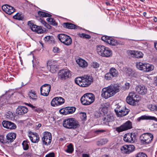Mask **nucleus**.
I'll return each instance as SVG.
<instances>
[{
  "label": "nucleus",
  "mask_w": 157,
  "mask_h": 157,
  "mask_svg": "<svg viewBox=\"0 0 157 157\" xmlns=\"http://www.w3.org/2000/svg\"><path fill=\"white\" fill-rule=\"evenodd\" d=\"M38 14L39 16L41 17H51L52 15L48 13L42 11H39L38 12Z\"/></svg>",
  "instance_id": "34"
},
{
  "label": "nucleus",
  "mask_w": 157,
  "mask_h": 157,
  "mask_svg": "<svg viewBox=\"0 0 157 157\" xmlns=\"http://www.w3.org/2000/svg\"><path fill=\"white\" fill-rule=\"evenodd\" d=\"M113 78V77L109 72L106 73L105 75V79L107 80H111Z\"/></svg>",
  "instance_id": "48"
},
{
  "label": "nucleus",
  "mask_w": 157,
  "mask_h": 157,
  "mask_svg": "<svg viewBox=\"0 0 157 157\" xmlns=\"http://www.w3.org/2000/svg\"><path fill=\"white\" fill-rule=\"evenodd\" d=\"M96 51L98 54L104 57H109L112 56V51L108 48L102 45H98L96 46Z\"/></svg>",
  "instance_id": "3"
},
{
  "label": "nucleus",
  "mask_w": 157,
  "mask_h": 157,
  "mask_svg": "<svg viewBox=\"0 0 157 157\" xmlns=\"http://www.w3.org/2000/svg\"><path fill=\"white\" fill-rule=\"evenodd\" d=\"M117 43V41L111 37H110L109 40L108 41V44L112 45H115Z\"/></svg>",
  "instance_id": "39"
},
{
  "label": "nucleus",
  "mask_w": 157,
  "mask_h": 157,
  "mask_svg": "<svg viewBox=\"0 0 157 157\" xmlns=\"http://www.w3.org/2000/svg\"><path fill=\"white\" fill-rule=\"evenodd\" d=\"M59 48L55 47L53 49V51L54 53H58L59 52Z\"/></svg>",
  "instance_id": "60"
},
{
  "label": "nucleus",
  "mask_w": 157,
  "mask_h": 157,
  "mask_svg": "<svg viewBox=\"0 0 157 157\" xmlns=\"http://www.w3.org/2000/svg\"><path fill=\"white\" fill-rule=\"evenodd\" d=\"M2 124L4 128L10 129H14L17 128L15 124L7 121H4L2 122Z\"/></svg>",
  "instance_id": "17"
},
{
  "label": "nucleus",
  "mask_w": 157,
  "mask_h": 157,
  "mask_svg": "<svg viewBox=\"0 0 157 157\" xmlns=\"http://www.w3.org/2000/svg\"><path fill=\"white\" fill-rule=\"evenodd\" d=\"M136 91L141 95H144L147 93V87L144 85L136 86L135 88Z\"/></svg>",
  "instance_id": "18"
},
{
  "label": "nucleus",
  "mask_w": 157,
  "mask_h": 157,
  "mask_svg": "<svg viewBox=\"0 0 157 157\" xmlns=\"http://www.w3.org/2000/svg\"><path fill=\"white\" fill-rule=\"evenodd\" d=\"M13 94V93H10V92H7L6 94H5V96H8V98H10V96Z\"/></svg>",
  "instance_id": "61"
},
{
  "label": "nucleus",
  "mask_w": 157,
  "mask_h": 157,
  "mask_svg": "<svg viewBox=\"0 0 157 157\" xmlns=\"http://www.w3.org/2000/svg\"><path fill=\"white\" fill-rule=\"evenodd\" d=\"M153 139V135L150 133H146L142 134L140 137L141 143L143 144L150 143Z\"/></svg>",
  "instance_id": "9"
},
{
  "label": "nucleus",
  "mask_w": 157,
  "mask_h": 157,
  "mask_svg": "<svg viewBox=\"0 0 157 157\" xmlns=\"http://www.w3.org/2000/svg\"><path fill=\"white\" fill-rule=\"evenodd\" d=\"M74 151L72 145L70 144L67 146V149L66 151L68 153H72Z\"/></svg>",
  "instance_id": "44"
},
{
  "label": "nucleus",
  "mask_w": 157,
  "mask_h": 157,
  "mask_svg": "<svg viewBox=\"0 0 157 157\" xmlns=\"http://www.w3.org/2000/svg\"><path fill=\"white\" fill-rule=\"evenodd\" d=\"M95 100L94 95L92 93L85 94L81 98V103L84 105H88L93 103Z\"/></svg>",
  "instance_id": "6"
},
{
  "label": "nucleus",
  "mask_w": 157,
  "mask_h": 157,
  "mask_svg": "<svg viewBox=\"0 0 157 157\" xmlns=\"http://www.w3.org/2000/svg\"><path fill=\"white\" fill-rule=\"evenodd\" d=\"M77 63L79 66L82 68L86 67L88 66V63L85 60L81 58H79L76 60Z\"/></svg>",
  "instance_id": "23"
},
{
  "label": "nucleus",
  "mask_w": 157,
  "mask_h": 157,
  "mask_svg": "<svg viewBox=\"0 0 157 157\" xmlns=\"http://www.w3.org/2000/svg\"><path fill=\"white\" fill-rule=\"evenodd\" d=\"M58 79L64 81L70 78L71 75V72L68 69L64 68L59 70L58 73Z\"/></svg>",
  "instance_id": "8"
},
{
  "label": "nucleus",
  "mask_w": 157,
  "mask_h": 157,
  "mask_svg": "<svg viewBox=\"0 0 157 157\" xmlns=\"http://www.w3.org/2000/svg\"><path fill=\"white\" fill-rule=\"evenodd\" d=\"M91 76L87 75L82 77H78L75 79V82L79 86L86 87L89 86L93 81Z\"/></svg>",
  "instance_id": "2"
},
{
  "label": "nucleus",
  "mask_w": 157,
  "mask_h": 157,
  "mask_svg": "<svg viewBox=\"0 0 157 157\" xmlns=\"http://www.w3.org/2000/svg\"><path fill=\"white\" fill-rule=\"evenodd\" d=\"M110 38V37L107 36H103L101 37V40L108 43V41L109 40Z\"/></svg>",
  "instance_id": "54"
},
{
  "label": "nucleus",
  "mask_w": 157,
  "mask_h": 157,
  "mask_svg": "<svg viewBox=\"0 0 157 157\" xmlns=\"http://www.w3.org/2000/svg\"><path fill=\"white\" fill-rule=\"evenodd\" d=\"M43 144L45 145H49L52 141V134L48 132H45L43 133V136L42 139Z\"/></svg>",
  "instance_id": "11"
},
{
  "label": "nucleus",
  "mask_w": 157,
  "mask_h": 157,
  "mask_svg": "<svg viewBox=\"0 0 157 157\" xmlns=\"http://www.w3.org/2000/svg\"><path fill=\"white\" fill-rule=\"evenodd\" d=\"M41 23L44 25V26L48 29H50V26L48 24L46 21L43 20H41Z\"/></svg>",
  "instance_id": "56"
},
{
  "label": "nucleus",
  "mask_w": 157,
  "mask_h": 157,
  "mask_svg": "<svg viewBox=\"0 0 157 157\" xmlns=\"http://www.w3.org/2000/svg\"><path fill=\"white\" fill-rule=\"evenodd\" d=\"M91 66L94 68H97L99 67V65L97 62H93L91 63Z\"/></svg>",
  "instance_id": "55"
},
{
  "label": "nucleus",
  "mask_w": 157,
  "mask_h": 157,
  "mask_svg": "<svg viewBox=\"0 0 157 157\" xmlns=\"http://www.w3.org/2000/svg\"><path fill=\"white\" fill-rule=\"evenodd\" d=\"M153 120L155 121H157V118L154 116H150L144 115L140 117H139L137 119V120L140 122L141 120Z\"/></svg>",
  "instance_id": "26"
},
{
  "label": "nucleus",
  "mask_w": 157,
  "mask_h": 157,
  "mask_svg": "<svg viewBox=\"0 0 157 157\" xmlns=\"http://www.w3.org/2000/svg\"><path fill=\"white\" fill-rule=\"evenodd\" d=\"M148 108L152 111H157V108L156 106L155 105H149L148 106Z\"/></svg>",
  "instance_id": "45"
},
{
  "label": "nucleus",
  "mask_w": 157,
  "mask_h": 157,
  "mask_svg": "<svg viewBox=\"0 0 157 157\" xmlns=\"http://www.w3.org/2000/svg\"><path fill=\"white\" fill-rule=\"evenodd\" d=\"M2 10L8 14H11L15 11V9L12 6L8 5H4L2 6Z\"/></svg>",
  "instance_id": "19"
},
{
  "label": "nucleus",
  "mask_w": 157,
  "mask_h": 157,
  "mask_svg": "<svg viewBox=\"0 0 157 157\" xmlns=\"http://www.w3.org/2000/svg\"><path fill=\"white\" fill-rule=\"evenodd\" d=\"M47 20L50 23L53 25H57V23L54 20V19L51 17H49L47 18Z\"/></svg>",
  "instance_id": "40"
},
{
  "label": "nucleus",
  "mask_w": 157,
  "mask_h": 157,
  "mask_svg": "<svg viewBox=\"0 0 157 157\" xmlns=\"http://www.w3.org/2000/svg\"><path fill=\"white\" fill-rule=\"evenodd\" d=\"M128 70V71L127 72V74L129 76H130L132 74V70L131 69H129Z\"/></svg>",
  "instance_id": "63"
},
{
  "label": "nucleus",
  "mask_w": 157,
  "mask_h": 157,
  "mask_svg": "<svg viewBox=\"0 0 157 157\" xmlns=\"http://www.w3.org/2000/svg\"><path fill=\"white\" fill-rule=\"evenodd\" d=\"M16 137V134L14 132L8 133L6 136V139L7 144L12 142L15 139Z\"/></svg>",
  "instance_id": "22"
},
{
  "label": "nucleus",
  "mask_w": 157,
  "mask_h": 157,
  "mask_svg": "<svg viewBox=\"0 0 157 157\" xmlns=\"http://www.w3.org/2000/svg\"><path fill=\"white\" fill-rule=\"evenodd\" d=\"M59 112L60 113L62 114H63L64 115H66L67 114V109L66 107L61 109L59 110Z\"/></svg>",
  "instance_id": "51"
},
{
  "label": "nucleus",
  "mask_w": 157,
  "mask_h": 157,
  "mask_svg": "<svg viewBox=\"0 0 157 157\" xmlns=\"http://www.w3.org/2000/svg\"><path fill=\"white\" fill-rule=\"evenodd\" d=\"M132 128V122L129 121H128L120 127L116 128L115 130L117 132H120L130 129Z\"/></svg>",
  "instance_id": "12"
},
{
  "label": "nucleus",
  "mask_w": 157,
  "mask_h": 157,
  "mask_svg": "<svg viewBox=\"0 0 157 157\" xmlns=\"http://www.w3.org/2000/svg\"><path fill=\"white\" fill-rule=\"evenodd\" d=\"M66 108L67 114L73 113L76 110V108L74 107H67Z\"/></svg>",
  "instance_id": "37"
},
{
  "label": "nucleus",
  "mask_w": 157,
  "mask_h": 157,
  "mask_svg": "<svg viewBox=\"0 0 157 157\" xmlns=\"http://www.w3.org/2000/svg\"><path fill=\"white\" fill-rule=\"evenodd\" d=\"M143 54L140 51H136L135 57L137 58H141L143 57Z\"/></svg>",
  "instance_id": "41"
},
{
  "label": "nucleus",
  "mask_w": 157,
  "mask_h": 157,
  "mask_svg": "<svg viewBox=\"0 0 157 157\" xmlns=\"http://www.w3.org/2000/svg\"><path fill=\"white\" fill-rule=\"evenodd\" d=\"M140 100L139 96L133 92L130 93L126 99V102L130 105H133L138 104Z\"/></svg>",
  "instance_id": "7"
},
{
  "label": "nucleus",
  "mask_w": 157,
  "mask_h": 157,
  "mask_svg": "<svg viewBox=\"0 0 157 157\" xmlns=\"http://www.w3.org/2000/svg\"><path fill=\"white\" fill-rule=\"evenodd\" d=\"M136 51L129 50L128 52V53L132 56V57H135V53Z\"/></svg>",
  "instance_id": "58"
},
{
  "label": "nucleus",
  "mask_w": 157,
  "mask_h": 157,
  "mask_svg": "<svg viewBox=\"0 0 157 157\" xmlns=\"http://www.w3.org/2000/svg\"><path fill=\"white\" fill-rule=\"evenodd\" d=\"M51 89V85L48 84L43 85L40 88V94L43 96H48Z\"/></svg>",
  "instance_id": "13"
},
{
  "label": "nucleus",
  "mask_w": 157,
  "mask_h": 157,
  "mask_svg": "<svg viewBox=\"0 0 157 157\" xmlns=\"http://www.w3.org/2000/svg\"><path fill=\"white\" fill-rule=\"evenodd\" d=\"M33 109L35 112H37V113H40L42 112V110L40 108H38L36 106L34 107Z\"/></svg>",
  "instance_id": "57"
},
{
  "label": "nucleus",
  "mask_w": 157,
  "mask_h": 157,
  "mask_svg": "<svg viewBox=\"0 0 157 157\" xmlns=\"http://www.w3.org/2000/svg\"><path fill=\"white\" fill-rule=\"evenodd\" d=\"M29 98L33 101H36L37 100V96L35 92L31 91L28 93Z\"/></svg>",
  "instance_id": "29"
},
{
  "label": "nucleus",
  "mask_w": 157,
  "mask_h": 157,
  "mask_svg": "<svg viewBox=\"0 0 157 157\" xmlns=\"http://www.w3.org/2000/svg\"><path fill=\"white\" fill-rule=\"evenodd\" d=\"M0 141L3 144H7L6 139H5L4 136L3 135H0Z\"/></svg>",
  "instance_id": "52"
},
{
  "label": "nucleus",
  "mask_w": 157,
  "mask_h": 157,
  "mask_svg": "<svg viewBox=\"0 0 157 157\" xmlns=\"http://www.w3.org/2000/svg\"><path fill=\"white\" fill-rule=\"evenodd\" d=\"M46 42H48V43H52L54 42V38L52 36H45L44 39Z\"/></svg>",
  "instance_id": "38"
},
{
  "label": "nucleus",
  "mask_w": 157,
  "mask_h": 157,
  "mask_svg": "<svg viewBox=\"0 0 157 157\" xmlns=\"http://www.w3.org/2000/svg\"><path fill=\"white\" fill-rule=\"evenodd\" d=\"M29 142L27 140H24L22 143L23 148L24 150H27L29 148Z\"/></svg>",
  "instance_id": "36"
},
{
  "label": "nucleus",
  "mask_w": 157,
  "mask_h": 157,
  "mask_svg": "<svg viewBox=\"0 0 157 157\" xmlns=\"http://www.w3.org/2000/svg\"><path fill=\"white\" fill-rule=\"evenodd\" d=\"M45 157H55V154L54 152L50 153L47 155Z\"/></svg>",
  "instance_id": "59"
},
{
  "label": "nucleus",
  "mask_w": 157,
  "mask_h": 157,
  "mask_svg": "<svg viewBox=\"0 0 157 157\" xmlns=\"http://www.w3.org/2000/svg\"><path fill=\"white\" fill-rule=\"evenodd\" d=\"M120 88V86L118 83L112 84L102 89L101 95L102 97L107 99L119 92Z\"/></svg>",
  "instance_id": "1"
},
{
  "label": "nucleus",
  "mask_w": 157,
  "mask_h": 157,
  "mask_svg": "<svg viewBox=\"0 0 157 157\" xmlns=\"http://www.w3.org/2000/svg\"><path fill=\"white\" fill-rule=\"evenodd\" d=\"M63 125L65 128L70 129H76L79 127L78 121L74 118H69L63 120Z\"/></svg>",
  "instance_id": "4"
},
{
  "label": "nucleus",
  "mask_w": 157,
  "mask_h": 157,
  "mask_svg": "<svg viewBox=\"0 0 157 157\" xmlns=\"http://www.w3.org/2000/svg\"><path fill=\"white\" fill-rule=\"evenodd\" d=\"M103 122V124L108 125L109 122H112L113 121L114 118L111 114H107L102 119Z\"/></svg>",
  "instance_id": "24"
},
{
  "label": "nucleus",
  "mask_w": 157,
  "mask_h": 157,
  "mask_svg": "<svg viewBox=\"0 0 157 157\" xmlns=\"http://www.w3.org/2000/svg\"><path fill=\"white\" fill-rule=\"evenodd\" d=\"M136 66L138 69L144 72H149L153 71L154 68L153 65L147 63L137 62Z\"/></svg>",
  "instance_id": "5"
},
{
  "label": "nucleus",
  "mask_w": 157,
  "mask_h": 157,
  "mask_svg": "<svg viewBox=\"0 0 157 157\" xmlns=\"http://www.w3.org/2000/svg\"><path fill=\"white\" fill-rule=\"evenodd\" d=\"M72 42V39L71 37L69 36H68L63 43L67 46H69L71 44Z\"/></svg>",
  "instance_id": "32"
},
{
  "label": "nucleus",
  "mask_w": 157,
  "mask_h": 157,
  "mask_svg": "<svg viewBox=\"0 0 157 157\" xmlns=\"http://www.w3.org/2000/svg\"><path fill=\"white\" fill-rule=\"evenodd\" d=\"M29 136L32 143H37L40 140L39 136L36 133L31 132L29 134Z\"/></svg>",
  "instance_id": "20"
},
{
  "label": "nucleus",
  "mask_w": 157,
  "mask_h": 157,
  "mask_svg": "<svg viewBox=\"0 0 157 157\" xmlns=\"http://www.w3.org/2000/svg\"><path fill=\"white\" fill-rule=\"evenodd\" d=\"M57 67V63L56 61L51 60L49 61L47 63L48 68L52 73H55L56 72Z\"/></svg>",
  "instance_id": "15"
},
{
  "label": "nucleus",
  "mask_w": 157,
  "mask_h": 157,
  "mask_svg": "<svg viewBox=\"0 0 157 157\" xmlns=\"http://www.w3.org/2000/svg\"><path fill=\"white\" fill-rule=\"evenodd\" d=\"M79 36L81 37L86 38V39H90L91 38V36L89 35L86 34L85 33H82L81 34L79 33L78 34Z\"/></svg>",
  "instance_id": "46"
},
{
  "label": "nucleus",
  "mask_w": 157,
  "mask_h": 157,
  "mask_svg": "<svg viewBox=\"0 0 157 157\" xmlns=\"http://www.w3.org/2000/svg\"><path fill=\"white\" fill-rule=\"evenodd\" d=\"M128 151L129 152V154L131 153V152L133 151L135 149V147L133 145H128Z\"/></svg>",
  "instance_id": "50"
},
{
  "label": "nucleus",
  "mask_w": 157,
  "mask_h": 157,
  "mask_svg": "<svg viewBox=\"0 0 157 157\" xmlns=\"http://www.w3.org/2000/svg\"><path fill=\"white\" fill-rule=\"evenodd\" d=\"M28 25L33 31L37 33L41 34L44 32V30L41 26L34 25L31 21L28 22Z\"/></svg>",
  "instance_id": "14"
},
{
  "label": "nucleus",
  "mask_w": 157,
  "mask_h": 157,
  "mask_svg": "<svg viewBox=\"0 0 157 157\" xmlns=\"http://www.w3.org/2000/svg\"><path fill=\"white\" fill-rule=\"evenodd\" d=\"M6 117L9 119L12 120L14 118V115L11 112H9L6 115Z\"/></svg>",
  "instance_id": "43"
},
{
  "label": "nucleus",
  "mask_w": 157,
  "mask_h": 157,
  "mask_svg": "<svg viewBox=\"0 0 157 157\" xmlns=\"http://www.w3.org/2000/svg\"><path fill=\"white\" fill-rule=\"evenodd\" d=\"M130 86V84L129 82H126L124 85V86H123L122 87V89L124 90H128Z\"/></svg>",
  "instance_id": "49"
},
{
  "label": "nucleus",
  "mask_w": 157,
  "mask_h": 157,
  "mask_svg": "<svg viewBox=\"0 0 157 157\" xmlns=\"http://www.w3.org/2000/svg\"><path fill=\"white\" fill-rule=\"evenodd\" d=\"M82 157H89V155L87 154H82Z\"/></svg>",
  "instance_id": "64"
},
{
  "label": "nucleus",
  "mask_w": 157,
  "mask_h": 157,
  "mask_svg": "<svg viewBox=\"0 0 157 157\" xmlns=\"http://www.w3.org/2000/svg\"><path fill=\"white\" fill-rule=\"evenodd\" d=\"M13 18L16 19L21 20H22L23 17L21 16V14L19 13H17L15 15L13 16Z\"/></svg>",
  "instance_id": "47"
},
{
  "label": "nucleus",
  "mask_w": 157,
  "mask_h": 157,
  "mask_svg": "<svg viewBox=\"0 0 157 157\" xmlns=\"http://www.w3.org/2000/svg\"><path fill=\"white\" fill-rule=\"evenodd\" d=\"M128 148V145L122 146L121 148L122 153L123 154H129Z\"/></svg>",
  "instance_id": "35"
},
{
  "label": "nucleus",
  "mask_w": 157,
  "mask_h": 157,
  "mask_svg": "<svg viewBox=\"0 0 157 157\" xmlns=\"http://www.w3.org/2000/svg\"><path fill=\"white\" fill-rule=\"evenodd\" d=\"M105 132V130H98L95 131V132L97 133H101Z\"/></svg>",
  "instance_id": "62"
},
{
  "label": "nucleus",
  "mask_w": 157,
  "mask_h": 157,
  "mask_svg": "<svg viewBox=\"0 0 157 157\" xmlns=\"http://www.w3.org/2000/svg\"><path fill=\"white\" fill-rule=\"evenodd\" d=\"M109 72L113 77H117L118 75V71L114 68H111L109 70Z\"/></svg>",
  "instance_id": "30"
},
{
  "label": "nucleus",
  "mask_w": 157,
  "mask_h": 157,
  "mask_svg": "<svg viewBox=\"0 0 157 157\" xmlns=\"http://www.w3.org/2000/svg\"><path fill=\"white\" fill-rule=\"evenodd\" d=\"M136 133H128L124 135L123 139L126 142L133 143L136 140Z\"/></svg>",
  "instance_id": "10"
},
{
  "label": "nucleus",
  "mask_w": 157,
  "mask_h": 157,
  "mask_svg": "<svg viewBox=\"0 0 157 157\" xmlns=\"http://www.w3.org/2000/svg\"><path fill=\"white\" fill-rule=\"evenodd\" d=\"M108 109L107 107H103L101 109V112L100 113L97 112L95 114V116H97V117H100L102 115L105 116L107 114Z\"/></svg>",
  "instance_id": "28"
},
{
  "label": "nucleus",
  "mask_w": 157,
  "mask_h": 157,
  "mask_svg": "<svg viewBox=\"0 0 157 157\" xmlns=\"http://www.w3.org/2000/svg\"><path fill=\"white\" fill-rule=\"evenodd\" d=\"M108 141L106 138L100 139L98 141L97 144L98 146H102L106 144Z\"/></svg>",
  "instance_id": "33"
},
{
  "label": "nucleus",
  "mask_w": 157,
  "mask_h": 157,
  "mask_svg": "<svg viewBox=\"0 0 157 157\" xmlns=\"http://www.w3.org/2000/svg\"><path fill=\"white\" fill-rule=\"evenodd\" d=\"M62 25L64 28L69 29H75L77 27L76 25L68 22L63 23Z\"/></svg>",
  "instance_id": "25"
},
{
  "label": "nucleus",
  "mask_w": 157,
  "mask_h": 157,
  "mask_svg": "<svg viewBox=\"0 0 157 157\" xmlns=\"http://www.w3.org/2000/svg\"><path fill=\"white\" fill-rule=\"evenodd\" d=\"M129 112V109L124 107L123 109H121L120 111L118 114V117H122L128 114Z\"/></svg>",
  "instance_id": "27"
},
{
  "label": "nucleus",
  "mask_w": 157,
  "mask_h": 157,
  "mask_svg": "<svg viewBox=\"0 0 157 157\" xmlns=\"http://www.w3.org/2000/svg\"><path fill=\"white\" fill-rule=\"evenodd\" d=\"M67 36L68 35L64 34H60L57 35V37L59 40L63 43Z\"/></svg>",
  "instance_id": "31"
},
{
  "label": "nucleus",
  "mask_w": 157,
  "mask_h": 157,
  "mask_svg": "<svg viewBox=\"0 0 157 157\" xmlns=\"http://www.w3.org/2000/svg\"><path fill=\"white\" fill-rule=\"evenodd\" d=\"M28 109L27 107L24 106H19L16 109L17 114L19 115H22L27 113Z\"/></svg>",
  "instance_id": "21"
},
{
  "label": "nucleus",
  "mask_w": 157,
  "mask_h": 157,
  "mask_svg": "<svg viewBox=\"0 0 157 157\" xmlns=\"http://www.w3.org/2000/svg\"><path fill=\"white\" fill-rule=\"evenodd\" d=\"M64 102V99L61 97H56L52 100L51 104L53 106H55L61 105Z\"/></svg>",
  "instance_id": "16"
},
{
  "label": "nucleus",
  "mask_w": 157,
  "mask_h": 157,
  "mask_svg": "<svg viewBox=\"0 0 157 157\" xmlns=\"http://www.w3.org/2000/svg\"><path fill=\"white\" fill-rule=\"evenodd\" d=\"M115 106H116V108L114 109V111L116 113L117 116L118 117V114H119V112H120L121 111V110L122 109L121 106L120 105L118 104L116 105Z\"/></svg>",
  "instance_id": "42"
},
{
  "label": "nucleus",
  "mask_w": 157,
  "mask_h": 157,
  "mask_svg": "<svg viewBox=\"0 0 157 157\" xmlns=\"http://www.w3.org/2000/svg\"><path fill=\"white\" fill-rule=\"evenodd\" d=\"M80 117L81 119L83 121H85L86 119V115L85 113H82L81 114Z\"/></svg>",
  "instance_id": "53"
}]
</instances>
